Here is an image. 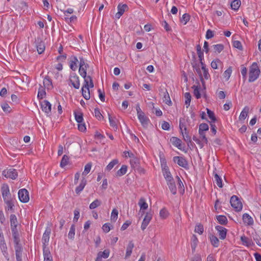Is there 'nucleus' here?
<instances>
[{
  "label": "nucleus",
  "mask_w": 261,
  "mask_h": 261,
  "mask_svg": "<svg viewBox=\"0 0 261 261\" xmlns=\"http://www.w3.org/2000/svg\"><path fill=\"white\" fill-rule=\"evenodd\" d=\"M260 73V71L257 63H253L249 67L248 82L250 83L254 82L259 77Z\"/></svg>",
  "instance_id": "1"
},
{
  "label": "nucleus",
  "mask_w": 261,
  "mask_h": 261,
  "mask_svg": "<svg viewBox=\"0 0 261 261\" xmlns=\"http://www.w3.org/2000/svg\"><path fill=\"white\" fill-rule=\"evenodd\" d=\"M136 111L139 120L144 127H147L149 122V119L147 117L144 113L141 110L140 105H136Z\"/></svg>",
  "instance_id": "2"
},
{
  "label": "nucleus",
  "mask_w": 261,
  "mask_h": 261,
  "mask_svg": "<svg viewBox=\"0 0 261 261\" xmlns=\"http://www.w3.org/2000/svg\"><path fill=\"white\" fill-rule=\"evenodd\" d=\"M230 203L231 206L236 212H240L242 210L243 207L242 203L237 196L233 195L231 197Z\"/></svg>",
  "instance_id": "3"
},
{
  "label": "nucleus",
  "mask_w": 261,
  "mask_h": 261,
  "mask_svg": "<svg viewBox=\"0 0 261 261\" xmlns=\"http://www.w3.org/2000/svg\"><path fill=\"white\" fill-rule=\"evenodd\" d=\"M173 162L178 166L186 169H189L188 161L182 156H175L173 158Z\"/></svg>",
  "instance_id": "4"
},
{
  "label": "nucleus",
  "mask_w": 261,
  "mask_h": 261,
  "mask_svg": "<svg viewBox=\"0 0 261 261\" xmlns=\"http://www.w3.org/2000/svg\"><path fill=\"white\" fill-rule=\"evenodd\" d=\"M1 191L4 201L12 199L9 186L7 185L4 184L2 186Z\"/></svg>",
  "instance_id": "5"
},
{
  "label": "nucleus",
  "mask_w": 261,
  "mask_h": 261,
  "mask_svg": "<svg viewBox=\"0 0 261 261\" xmlns=\"http://www.w3.org/2000/svg\"><path fill=\"white\" fill-rule=\"evenodd\" d=\"M159 92L160 94L163 96V102L169 106H171L172 103L170 99L167 90L165 88H160L159 89Z\"/></svg>",
  "instance_id": "6"
},
{
  "label": "nucleus",
  "mask_w": 261,
  "mask_h": 261,
  "mask_svg": "<svg viewBox=\"0 0 261 261\" xmlns=\"http://www.w3.org/2000/svg\"><path fill=\"white\" fill-rule=\"evenodd\" d=\"M18 198L19 200L23 203H26L29 200V192L25 189H22L19 190Z\"/></svg>",
  "instance_id": "7"
},
{
  "label": "nucleus",
  "mask_w": 261,
  "mask_h": 261,
  "mask_svg": "<svg viewBox=\"0 0 261 261\" xmlns=\"http://www.w3.org/2000/svg\"><path fill=\"white\" fill-rule=\"evenodd\" d=\"M2 175L6 178H10L12 179H15L18 176L17 170L12 168L4 170Z\"/></svg>",
  "instance_id": "8"
},
{
  "label": "nucleus",
  "mask_w": 261,
  "mask_h": 261,
  "mask_svg": "<svg viewBox=\"0 0 261 261\" xmlns=\"http://www.w3.org/2000/svg\"><path fill=\"white\" fill-rule=\"evenodd\" d=\"M51 233V229L49 227L46 228L45 232H44L42 239L43 243V250L46 249V247L48 245L49 240V236Z\"/></svg>",
  "instance_id": "9"
},
{
  "label": "nucleus",
  "mask_w": 261,
  "mask_h": 261,
  "mask_svg": "<svg viewBox=\"0 0 261 261\" xmlns=\"http://www.w3.org/2000/svg\"><path fill=\"white\" fill-rule=\"evenodd\" d=\"M41 106L42 110L49 116L51 112V105L50 103L48 101L44 100L41 102Z\"/></svg>",
  "instance_id": "10"
},
{
  "label": "nucleus",
  "mask_w": 261,
  "mask_h": 261,
  "mask_svg": "<svg viewBox=\"0 0 261 261\" xmlns=\"http://www.w3.org/2000/svg\"><path fill=\"white\" fill-rule=\"evenodd\" d=\"M69 81L74 88L76 89H79L80 86V80L79 76L75 73H73L72 75H71Z\"/></svg>",
  "instance_id": "11"
},
{
  "label": "nucleus",
  "mask_w": 261,
  "mask_h": 261,
  "mask_svg": "<svg viewBox=\"0 0 261 261\" xmlns=\"http://www.w3.org/2000/svg\"><path fill=\"white\" fill-rule=\"evenodd\" d=\"M215 228L218 232L220 239L224 240L226 237L227 229L220 225L216 226Z\"/></svg>",
  "instance_id": "12"
},
{
  "label": "nucleus",
  "mask_w": 261,
  "mask_h": 261,
  "mask_svg": "<svg viewBox=\"0 0 261 261\" xmlns=\"http://www.w3.org/2000/svg\"><path fill=\"white\" fill-rule=\"evenodd\" d=\"M117 8L118 12L115 14V17L119 19L123 15L124 12L128 9V6L126 4H119Z\"/></svg>",
  "instance_id": "13"
},
{
  "label": "nucleus",
  "mask_w": 261,
  "mask_h": 261,
  "mask_svg": "<svg viewBox=\"0 0 261 261\" xmlns=\"http://www.w3.org/2000/svg\"><path fill=\"white\" fill-rule=\"evenodd\" d=\"M151 219L152 215L150 213H147L141 224V227L142 230H144L146 229Z\"/></svg>",
  "instance_id": "14"
},
{
  "label": "nucleus",
  "mask_w": 261,
  "mask_h": 261,
  "mask_svg": "<svg viewBox=\"0 0 261 261\" xmlns=\"http://www.w3.org/2000/svg\"><path fill=\"white\" fill-rule=\"evenodd\" d=\"M16 261H22V247L21 245L14 246Z\"/></svg>",
  "instance_id": "15"
},
{
  "label": "nucleus",
  "mask_w": 261,
  "mask_h": 261,
  "mask_svg": "<svg viewBox=\"0 0 261 261\" xmlns=\"http://www.w3.org/2000/svg\"><path fill=\"white\" fill-rule=\"evenodd\" d=\"M82 77L84 79V87H86V89H88V87L93 88L94 87L92 77L90 75L87 76L86 74L85 76L84 75Z\"/></svg>",
  "instance_id": "16"
},
{
  "label": "nucleus",
  "mask_w": 261,
  "mask_h": 261,
  "mask_svg": "<svg viewBox=\"0 0 261 261\" xmlns=\"http://www.w3.org/2000/svg\"><path fill=\"white\" fill-rule=\"evenodd\" d=\"M242 219L244 223L247 225L251 226L254 223L252 218L248 214H244Z\"/></svg>",
  "instance_id": "17"
},
{
  "label": "nucleus",
  "mask_w": 261,
  "mask_h": 261,
  "mask_svg": "<svg viewBox=\"0 0 261 261\" xmlns=\"http://www.w3.org/2000/svg\"><path fill=\"white\" fill-rule=\"evenodd\" d=\"M241 240L242 242L243 245L246 246L247 247L252 246L253 245V243L252 240L245 236H243L241 237Z\"/></svg>",
  "instance_id": "18"
},
{
  "label": "nucleus",
  "mask_w": 261,
  "mask_h": 261,
  "mask_svg": "<svg viewBox=\"0 0 261 261\" xmlns=\"http://www.w3.org/2000/svg\"><path fill=\"white\" fill-rule=\"evenodd\" d=\"M78 59L75 56H71L70 58L69 66L70 68L73 71L77 68V63Z\"/></svg>",
  "instance_id": "19"
},
{
  "label": "nucleus",
  "mask_w": 261,
  "mask_h": 261,
  "mask_svg": "<svg viewBox=\"0 0 261 261\" xmlns=\"http://www.w3.org/2000/svg\"><path fill=\"white\" fill-rule=\"evenodd\" d=\"M170 142L173 145L177 147L179 149H181V140L175 137H172L170 139Z\"/></svg>",
  "instance_id": "20"
},
{
  "label": "nucleus",
  "mask_w": 261,
  "mask_h": 261,
  "mask_svg": "<svg viewBox=\"0 0 261 261\" xmlns=\"http://www.w3.org/2000/svg\"><path fill=\"white\" fill-rule=\"evenodd\" d=\"M86 179H85V178L83 177L81 180L80 185L77 186L75 190V193L77 194H79L81 193V192H82L84 188H85L86 185Z\"/></svg>",
  "instance_id": "21"
},
{
  "label": "nucleus",
  "mask_w": 261,
  "mask_h": 261,
  "mask_svg": "<svg viewBox=\"0 0 261 261\" xmlns=\"http://www.w3.org/2000/svg\"><path fill=\"white\" fill-rule=\"evenodd\" d=\"M249 111V108L248 107H245L242 111L241 112L240 116H239V120L243 122H244V121L246 119V117L248 115V113Z\"/></svg>",
  "instance_id": "22"
},
{
  "label": "nucleus",
  "mask_w": 261,
  "mask_h": 261,
  "mask_svg": "<svg viewBox=\"0 0 261 261\" xmlns=\"http://www.w3.org/2000/svg\"><path fill=\"white\" fill-rule=\"evenodd\" d=\"M134 247V244L133 243L132 241H130L129 242V243L126 247V254L125 258H127L129 257L132 253V250L133 248Z\"/></svg>",
  "instance_id": "23"
},
{
  "label": "nucleus",
  "mask_w": 261,
  "mask_h": 261,
  "mask_svg": "<svg viewBox=\"0 0 261 261\" xmlns=\"http://www.w3.org/2000/svg\"><path fill=\"white\" fill-rule=\"evenodd\" d=\"M43 85L47 89H51L53 88L52 81L48 76H45L44 79Z\"/></svg>",
  "instance_id": "24"
},
{
  "label": "nucleus",
  "mask_w": 261,
  "mask_h": 261,
  "mask_svg": "<svg viewBox=\"0 0 261 261\" xmlns=\"http://www.w3.org/2000/svg\"><path fill=\"white\" fill-rule=\"evenodd\" d=\"M167 184L168 185L169 188L171 191V192L175 195L176 193V187L175 185V183L174 181V179L169 180L167 181Z\"/></svg>",
  "instance_id": "25"
},
{
  "label": "nucleus",
  "mask_w": 261,
  "mask_h": 261,
  "mask_svg": "<svg viewBox=\"0 0 261 261\" xmlns=\"http://www.w3.org/2000/svg\"><path fill=\"white\" fill-rule=\"evenodd\" d=\"M210 239L211 241V244L213 245L214 247H218L219 245V240L217 238V237H216L214 234H211L210 235Z\"/></svg>",
  "instance_id": "26"
},
{
  "label": "nucleus",
  "mask_w": 261,
  "mask_h": 261,
  "mask_svg": "<svg viewBox=\"0 0 261 261\" xmlns=\"http://www.w3.org/2000/svg\"><path fill=\"white\" fill-rule=\"evenodd\" d=\"M1 250L3 253V255L5 257V258L9 261L10 259L9 253L8 251V248L6 244L0 246Z\"/></svg>",
  "instance_id": "27"
},
{
  "label": "nucleus",
  "mask_w": 261,
  "mask_h": 261,
  "mask_svg": "<svg viewBox=\"0 0 261 261\" xmlns=\"http://www.w3.org/2000/svg\"><path fill=\"white\" fill-rule=\"evenodd\" d=\"M198 240L196 235L193 234L191 238V248L193 252H194L197 247Z\"/></svg>",
  "instance_id": "28"
},
{
  "label": "nucleus",
  "mask_w": 261,
  "mask_h": 261,
  "mask_svg": "<svg viewBox=\"0 0 261 261\" xmlns=\"http://www.w3.org/2000/svg\"><path fill=\"white\" fill-rule=\"evenodd\" d=\"M193 67L194 69L195 70L196 72L198 74L202 84L203 86H204L205 84V82L204 81L203 77H202V74L201 73L199 66L198 65L195 64L193 66Z\"/></svg>",
  "instance_id": "29"
},
{
  "label": "nucleus",
  "mask_w": 261,
  "mask_h": 261,
  "mask_svg": "<svg viewBox=\"0 0 261 261\" xmlns=\"http://www.w3.org/2000/svg\"><path fill=\"white\" fill-rule=\"evenodd\" d=\"M109 119L110 126L113 127L115 130H116L118 129L117 120L115 118H112L110 115H109Z\"/></svg>",
  "instance_id": "30"
},
{
  "label": "nucleus",
  "mask_w": 261,
  "mask_h": 261,
  "mask_svg": "<svg viewBox=\"0 0 261 261\" xmlns=\"http://www.w3.org/2000/svg\"><path fill=\"white\" fill-rule=\"evenodd\" d=\"M82 93L83 96L84 97L85 99H86V100L90 99V94L89 87H88V89H86V87H84L83 86L82 88Z\"/></svg>",
  "instance_id": "31"
},
{
  "label": "nucleus",
  "mask_w": 261,
  "mask_h": 261,
  "mask_svg": "<svg viewBox=\"0 0 261 261\" xmlns=\"http://www.w3.org/2000/svg\"><path fill=\"white\" fill-rule=\"evenodd\" d=\"M12 233L14 240V246L21 245L18 231L12 232Z\"/></svg>",
  "instance_id": "32"
},
{
  "label": "nucleus",
  "mask_w": 261,
  "mask_h": 261,
  "mask_svg": "<svg viewBox=\"0 0 261 261\" xmlns=\"http://www.w3.org/2000/svg\"><path fill=\"white\" fill-rule=\"evenodd\" d=\"M127 166L126 165H122L121 168L118 170L116 172V176H121L124 175L127 171Z\"/></svg>",
  "instance_id": "33"
},
{
  "label": "nucleus",
  "mask_w": 261,
  "mask_h": 261,
  "mask_svg": "<svg viewBox=\"0 0 261 261\" xmlns=\"http://www.w3.org/2000/svg\"><path fill=\"white\" fill-rule=\"evenodd\" d=\"M241 6V1L240 0H234L230 4L231 8L232 10L237 11L239 9Z\"/></svg>",
  "instance_id": "34"
},
{
  "label": "nucleus",
  "mask_w": 261,
  "mask_h": 261,
  "mask_svg": "<svg viewBox=\"0 0 261 261\" xmlns=\"http://www.w3.org/2000/svg\"><path fill=\"white\" fill-rule=\"evenodd\" d=\"M44 261H53V257L48 249H44Z\"/></svg>",
  "instance_id": "35"
},
{
  "label": "nucleus",
  "mask_w": 261,
  "mask_h": 261,
  "mask_svg": "<svg viewBox=\"0 0 261 261\" xmlns=\"http://www.w3.org/2000/svg\"><path fill=\"white\" fill-rule=\"evenodd\" d=\"M217 220L221 225H226L227 222V219L226 216L223 215H219L217 216Z\"/></svg>",
  "instance_id": "36"
},
{
  "label": "nucleus",
  "mask_w": 261,
  "mask_h": 261,
  "mask_svg": "<svg viewBox=\"0 0 261 261\" xmlns=\"http://www.w3.org/2000/svg\"><path fill=\"white\" fill-rule=\"evenodd\" d=\"M138 204L140 207L141 210H145L148 208V204L146 202L144 198H141Z\"/></svg>",
  "instance_id": "37"
},
{
  "label": "nucleus",
  "mask_w": 261,
  "mask_h": 261,
  "mask_svg": "<svg viewBox=\"0 0 261 261\" xmlns=\"http://www.w3.org/2000/svg\"><path fill=\"white\" fill-rule=\"evenodd\" d=\"M75 119L76 122L79 123L83 122V115L82 112H74Z\"/></svg>",
  "instance_id": "38"
},
{
  "label": "nucleus",
  "mask_w": 261,
  "mask_h": 261,
  "mask_svg": "<svg viewBox=\"0 0 261 261\" xmlns=\"http://www.w3.org/2000/svg\"><path fill=\"white\" fill-rule=\"evenodd\" d=\"M163 175L167 181L173 179L169 169L163 170Z\"/></svg>",
  "instance_id": "39"
},
{
  "label": "nucleus",
  "mask_w": 261,
  "mask_h": 261,
  "mask_svg": "<svg viewBox=\"0 0 261 261\" xmlns=\"http://www.w3.org/2000/svg\"><path fill=\"white\" fill-rule=\"evenodd\" d=\"M130 163L132 167L134 168L139 167V159L135 156L130 159Z\"/></svg>",
  "instance_id": "40"
},
{
  "label": "nucleus",
  "mask_w": 261,
  "mask_h": 261,
  "mask_svg": "<svg viewBox=\"0 0 261 261\" xmlns=\"http://www.w3.org/2000/svg\"><path fill=\"white\" fill-rule=\"evenodd\" d=\"M46 92L44 88L42 86L40 85L37 95L38 98L40 99H42L44 98Z\"/></svg>",
  "instance_id": "41"
},
{
  "label": "nucleus",
  "mask_w": 261,
  "mask_h": 261,
  "mask_svg": "<svg viewBox=\"0 0 261 261\" xmlns=\"http://www.w3.org/2000/svg\"><path fill=\"white\" fill-rule=\"evenodd\" d=\"M206 111L208 116L209 118L211 120V121H209V122H215V121H216L217 119L215 116L214 113L207 108L206 109Z\"/></svg>",
  "instance_id": "42"
},
{
  "label": "nucleus",
  "mask_w": 261,
  "mask_h": 261,
  "mask_svg": "<svg viewBox=\"0 0 261 261\" xmlns=\"http://www.w3.org/2000/svg\"><path fill=\"white\" fill-rule=\"evenodd\" d=\"M110 253V251L109 249H105L103 251H99L97 253V255L101 258H107L109 256Z\"/></svg>",
  "instance_id": "43"
},
{
  "label": "nucleus",
  "mask_w": 261,
  "mask_h": 261,
  "mask_svg": "<svg viewBox=\"0 0 261 261\" xmlns=\"http://www.w3.org/2000/svg\"><path fill=\"white\" fill-rule=\"evenodd\" d=\"M101 204V201L100 200L96 199L90 204L89 208L91 210L94 209L97 207L98 206H100Z\"/></svg>",
  "instance_id": "44"
},
{
  "label": "nucleus",
  "mask_w": 261,
  "mask_h": 261,
  "mask_svg": "<svg viewBox=\"0 0 261 261\" xmlns=\"http://www.w3.org/2000/svg\"><path fill=\"white\" fill-rule=\"evenodd\" d=\"M179 128L181 130V133L183 134V129L185 131V133H187V127L185 122V119L184 118H180L179 120Z\"/></svg>",
  "instance_id": "45"
},
{
  "label": "nucleus",
  "mask_w": 261,
  "mask_h": 261,
  "mask_svg": "<svg viewBox=\"0 0 261 261\" xmlns=\"http://www.w3.org/2000/svg\"><path fill=\"white\" fill-rule=\"evenodd\" d=\"M69 162V157L67 155L64 154L61 160V163H60V166L62 168H64L65 167Z\"/></svg>",
  "instance_id": "46"
},
{
  "label": "nucleus",
  "mask_w": 261,
  "mask_h": 261,
  "mask_svg": "<svg viewBox=\"0 0 261 261\" xmlns=\"http://www.w3.org/2000/svg\"><path fill=\"white\" fill-rule=\"evenodd\" d=\"M201 69L203 71L202 77L203 79L208 80L210 77V75L208 73V69L205 67V65L201 66Z\"/></svg>",
  "instance_id": "47"
},
{
  "label": "nucleus",
  "mask_w": 261,
  "mask_h": 261,
  "mask_svg": "<svg viewBox=\"0 0 261 261\" xmlns=\"http://www.w3.org/2000/svg\"><path fill=\"white\" fill-rule=\"evenodd\" d=\"M10 221L11 226H17V219L16 216L14 214H11L10 217Z\"/></svg>",
  "instance_id": "48"
},
{
  "label": "nucleus",
  "mask_w": 261,
  "mask_h": 261,
  "mask_svg": "<svg viewBox=\"0 0 261 261\" xmlns=\"http://www.w3.org/2000/svg\"><path fill=\"white\" fill-rule=\"evenodd\" d=\"M214 174L215 181L217 185L219 187L222 188L223 185H222L221 178H220V177L218 175V174L217 173H214Z\"/></svg>",
  "instance_id": "49"
},
{
  "label": "nucleus",
  "mask_w": 261,
  "mask_h": 261,
  "mask_svg": "<svg viewBox=\"0 0 261 261\" xmlns=\"http://www.w3.org/2000/svg\"><path fill=\"white\" fill-rule=\"evenodd\" d=\"M118 163V160L114 159L112 160L106 167V169L110 171L116 164Z\"/></svg>",
  "instance_id": "50"
},
{
  "label": "nucleus",
  "mask_w": 261,
  "mask_h": 261,
  "mask_svg": "<svg viewBox=\"0 0 261 261\" xmlns=\"http://www.w3.org/2000/svg\"><path fill=\"white\" fill-rule=\"evenodd\" d=\"M232 73V68L231 67H229L227 68L223 73V76L225 79L226 81H228Z\"/></svg>",
  "instance_id": "51"
},
{
  "label": "nucleus",
  "mask_w": 261,
  "mask_h": 261,
  "mask_svg": "<svg viewBox=\"0 0 261 261\" xmlns=\"http://www.w3.org/2000/svg\"><path fill=\"white\" fill-rule=\"evenodd\" d=\"M118 211L117 209L114 208L112 210L111 216V220L112 221L115 222L118 218Z\"/></svg>",
  "instance_id": "52"
},
{
  "label": "nucleus",
  "mask_w": 261,
  "mask_h": 261,
  "mask_svg": "<svg viewBox=\"0 0 261 261\" xmlns=\"http://www.w3.org/2000/svg\"><path fill=\"white\" fill-rule=\"evenodd\" d=\"M75 226L74 225L72 224L70 227V230L68 233L69 239L71 240H73L74 239L75 235Z\"/></svg>",
  "instance_id": "53"
},
{
  "label": "nucleus",
  "mask_w": 261,
  "mask_h": 261,
  "mask_svg": "<svg viewBox=\"0 0 261 261\" xmlns=\"http://www.w3.org/2000/svg\"><path fill=\"white\" fill-rule=\"evenodd\" d=\"M88 67H89V65L85 66V67H84L83 66H80L79 72L80 74L82 76H83L84 75V76H85V75L87 74L86 70H87V68H88Z\"/></svg>",
  "instance_id": "54"
},
{
  "label": "nucleus",
  "mask_w": 261,
  "mask_h": 261,
  "mask_svg": "<svg viewBox=\"0 0 261 261\" xmlns=\"http://www.w3.org/2000/svg\"><path fill=\"white\" fill-rule=\"evenodd\" d=\"M213 47L215 50V52H217L220 53L224 49V45L222 44H218L216 45H213Z\"/></svg>",
  "instance_id": "55"
},
{
  "label": "nucleus",
  "mask_w": 261,
  "mask_h": 261,
  "mask_svg": "<svg viewBox=\"0 0 261 261\" xmlns=\"http://www.w3.org/2000/svg\"><path fill=\"white\" fill-rule=\"evenodd\" d=\"M185 104L187 105V108H188L191 102V95L189 92H186L185 94Z\"/></svg>",
  "instance_id": "56"
},
{
  "label": "nucleus",
  "mask_w": 261,
  "mask_h": 261,
  "mask_svg": "<svg viewBox=\"0 0 261 261\" xmlns=\"http://www.w3.org/2000/svg\"><path fill=\"white\" fill-rule=\"evenodd\" d=\"M7 205V210L8 211L13 210V207L14 206V203L13 199L4 201Z\"/></svg>",
  "instance_id": "57"
},
{
  "label": "nucleus",
  "mask_w": 261,
  "mask_h": 261,
  "mask_svg": "<svg viewBox=\"0 0 261 261\" xmlns=\"http://www.w3.org/2000/svg\"><path fill=\"white\" fill-rule=\"evenodd\" d=\"M169 215L168 211L165 208H162L160 212V216L163 219H166Z\"/></svg>",
  "instance_id": "58"
},
{
  "label": "nucleus",
  "mask_w": 261,
  "mask_h": 261,
  "mask_svg": "<svg viewBox=\"0 0 261 261\" xmlns=\"http://www.w3.org/2000/svg\"><path fill=\"white\" fill-rule=\"evenodd\" d=\"M37 49L39 54L44 52L45 49V45L43 43L40 42L37 45Z\"/></svg>",
  "instance_id": "59"
},
{
  "label": "nucleus",
  "mask_w": 261,
  "mask_h": 261,
  "mask_svg": "<svg viewBox=\"0 0 261 261\" xmlns=\"http://www.w3.org/2000/svg\"><path fill=\"white\" fill-rule=\"evenodd\" d=\"M208 130V125L205 123H202L200 124L199 127V132H202Z\"/></svg>",
  "instance_id": "60"
},
{
  "label": "nucleus",
  "mask_w": 261,
  "mask_h": 261,
  "mask_svg": "<svg viewBox=\"0 0 261 261\" xmlns=\"http://www.w3.org/2000/svg\"><path fill=\"white\" fill-rule=\"evenodd\" d=\"M195 231L199 234H202L203 232V227L201 224H199L195 226Z\"/></svg>",
  "instance_id": "61"
},
{
  "label": "nucleus",
  "mask_w": 261,
  "mask_h": 261,
  "mask_svg": "<svg viewBox=\"0 0 261 261\" xmlns=\"http://www.w3.org/2000/svg\"><path fill=\"white\" fill-rule=\"evenodd\" d=\"M92 166L91 163H88L85 166L84 171L83 172V175H86L90 171Z\"/></svg>",
  "instance_id": "62"
},
{
  "label": "nucleus",
  "mask_w": 261,
  "mask_h": 261,
  "mask_svg": "<svg viewBox=\"0 0 261 261\" xmlns=\"http://www.w3.org/2000/svg\"><path fill=\"white\" fill-rule=\"evenodd\" d=\"M111 226H112V225L110 223H107L103 225L102 229L105 232L107 233L111 230Z\"/></svg>",
  "instance_id": "63"
},
{
  "label": "nucleus",
  "mask_w": 261,
  "mask_h": 261,
  "mask_svg": "<svg viewBox=\"0 0 261 261\" xmlns=\"http://www.w3.org/2000/svg\"><path fill=\"white\" fill-rule=\"evenodd\" d=\"M193 88H194V94L196 98L198 99L201 97V94L200 93L199 89L197 86H193Z\"/></svg>",
  "instance_id": "64"
}]
</instances>
